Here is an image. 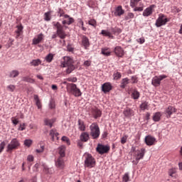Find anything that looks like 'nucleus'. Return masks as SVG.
<instances>
[{"label": "nucleus", "instance_id": "obj_26", "mask_svg": "<svg viewBox=\"0 0 182 182\" xmlns=\"http://www.w3.org/2000/svg\"><path fill=\"white\" fill-rule=\"evenodd\" d=\"M78 130L80 132H85L86 130V125L85 124V122L82 121V119H78Z\"/></svg>", "mask_w": 182, "mask_h": 182}, {"label": "nucleus", "instance_id": "obj_39", "mask_svg": "<svg viewBox=\"0 0 182 182\" xmlns=\"http://www.w3.org/2000/svg\"><path fill=\"white\" fill-rule=\"evenodd\" d=\"M130 181V175L129 173H125L122 176V182Z\"/></svg>", "mask_w": 182, "mask_h": 182}, {"label": "nucleus", "instance_id": "obj_20", "mask_svg": "<svg viewBox=\"0 0 182 182\" xmlns=\"http://www.w3.org/2000/svg\"><path fill=\"white\" fill-rule=\"evenodd\" d=\"M145 143L146 146H153L156 143V138L151 135H148L145 137Z\"/></svg>", "mask_w": 182, "mask_h": 182}, {"label": "nucleus", "instance_id": "obj_63", "mask_svg": "<svg viewBox=\"0 0 182 182\" xmlns=\"http://www.w3.org/2000/svg\"><path fill=\"white\" fill-rule=\"evenodd\" d=\"M51 88L53 90H56L58 89V86L56 85H53Z\"/></svg>", "mask_w": 182, "mask_h": 182}, {"label": "nucleus", "instance_id": "obj_57", "mask_svg": "<svg viewBox=\"0 0 182 182\" xmlns=\"http://www.w3.org/2000/svg\"><path fill=\"white\" fill-rule=\"evenodd\" d=\"M27 160L28 161H33V156L32 155H28V157H27Z\"/></svg>", "mask_w": 182, "mask_h": 182}, {"label": "nucleus", "instance_id": "obj_9", "mask_svg": "<svg viewBox=\"0 0 182 182\" xmlns=\"http://www.w3.org/2000/svg\"><path fill=\"white\" fill-rule=\"evenodd\" d=\"M96 166V159L91 154H85V167L93 168Z\"/></svg>", "mask_w": 182, "mask_h": 182}, {"label": "nucleus", "instance_id": "obj_3", "mask_svg": "<svg viewBox=\"0 0 182 182\" xmlns=\"http://www.w3.org/2000/svg\"><path fill=\"white\" fill-rule=\"evenodd\" d=\"M68 93L70 95H73L75 97H79L82 96V92H80V89L77 88L76 84L74 83H68L66 86Z\"/></svg>", "mask_w": 182, "mask_h": 182}, {"label": "nucleus", "instance_id": "obj_41", "mask_svg": "<svg viewBox=\"0 0 182 182\" xmlns=\"http://www.w3.org/2000/svg\"><path fill=\"white\" fill-rule=\"evenodd\" d=\"M34 99L36 102V106H37L38 109H42V104L41 103L39 98H38V96L35 95Z\"/></svg>", "mask_w": 182, "mask_h": 182}, {"label": "nucleus", "instance_id": "obj_59", "mask_svg": "<svg viewBox=\"0 0 182 182\" xmlns=\"http://www.w3.org/2000/svg\"><path fill=\"white\" fill-rule=\"evenodd\" d=\"M18 130H21V132H23V130H25V124H21Z\"/></svg>", "mask_w": 182, "mask_h": 182}, {"label": "nucleus", "instance_id": "obj_18", "mask_svg": "<svg viewBox=\"0 0 182 182\" xmlns=\"http://www.w3.org/2000/svg\"><path fill=\"white\" fill-rule=\"evenodd\" d=\"M154 8H156V5L152 4L149 7L146 8L143 12V16H150L154 11Z\"/></svg>", "mask_w": 182, "mask_h": 182}, {"label": "nucleus", "instance_id": "obj_19", "mask_svg": "<svg viewBox=\"0 0 182 182\" xmlns=\"http://www.w3.org/2000/svg\"><path fill=\"white\" fill-rule=\"evenodd\" d=\"M177 109L174 108V107L168 106L167 109L165 110V114H166L167 119H170L171 117V114L173 113H176Z\"/></svg>", "mask_w": 182, "mask_h": 182}, {"label": "nucleus", "instance_id": "obj_28", "mask_svg": "<svg viewBox=\"0 0 182 182\" xmlns=\"http://www.w3.org/2000/svg\"><path fill=\"white\" fill-rule=\"evenodd\" d=\"M81 141L86 142L89 140V134L87 132H82L80 136Z\"/></svg>", "mask_w": 182, "mask_h": 182}, {"label": "nucleus", "instance_id": "obj_44", "mask_svg": "<svg viewBox=\"0 0 182 182\" xmlns=\"http://www.w3.org/2000/svg\"><path fill=\"white\" fill-rule=\"evenodd\" d=\"M23 80L24 82H28V83H35V80L29 77H23Z\"/></svg>", "mask_w": 182, "mask_h": 182}, {"label": "nucleus", "instance_id": "obj_16", "mask_svg": "<svg viewBox=\"0 0 182 182\" xmlns=\"http://www.w3.org/2000/svg\"><path fill=\"white\" fill-rule=\"evenodd\" d=\"M75 22V18L70 17L69 15L65 16L63 18L62 23L63 25H72Z\"/></svg>", "mask_w": 182, "mask_h": 182}, {"label": "nucleus", "instance_id": "obj_33", "mask_svg": "<svg viewBox=\"0 0 182 182\" xmlns=\"http://www.w3.org/2000/svg\"><path fill=\"white\" fill-rule=\"evenodd\" d=\"M108 50H109V48H102L101 53L104 55V56H110V55H112V52Z\"/></svg>", "mask_w": 182, "mask_h": 182}, {"label": "nucleus", "instance_id": "obj_38", "mask_svg": "<svg viewBox=\"0 0 182 182\" xmlns=\"http://www.w3.org/2000/svg\"><path fill=\"white\" fill-rule=\"evenodd\" d=\"M19 76V71L16 70H12L9 74V77H18Z\"/></svg>", "mask_w": 182, "mask_h": 182}, {"label": "nucleus", "instance_id": "obj_32", "mask_svg": "<svg viewBox=\"0 0 182 182\" xmlns=\"http://www.w3.org/2000/svg\"><path fill=\"white\" fill-rule=\"evenodd\" d=\"M149 107H150V105L147 102H144L140 105L141 110H149Z\"/></svg>", "mask_w": 182, "mask_h": 182}, {"label": "nucleus", "instance_id": "obj_21", "mask_svg": "<svg viewBox=\"0 0 182 182\" xmlns=\"http://www.w3.org/2000/svg\"><path fill=\"white\" fill-rule=\"evenodd\" d=\"M112 89H113V86L110 82H105L102 85V90L105 93H109Z\"/></svg>", "mask_w": 182, "mask_h": 182}, {"label": "nucleus", "instance_id": "obj_55", "mask_svg": "<svg viewBox=\"0 0 182 182\" xmlns=\"http://www.w3.org/2000/svg\"><path fill=\"white\" fill-rule=\"evenodd\" d=\"M4 149H5V141H2L0 144V153H2V151H4Z\"/></svg>", "mask_w": 182, "mask_h": 182}, {"label": "nucleus", "instance_id": "obj_58", "mask_svg": "<svg viewBox=\"0 0 182 182\" xmlns=\"http://www.w3.org/2000/svg\"><path fill=\"white\" fill-rule=\"evenodd\" d=\"M11 120H12L13 124H15V126H16V124L19 123V122L16 119H14V117L11 119Z\"/></svg>", "mask_w": 182, "mask_h": 182}, {"label": "nucleus", "instance_id": "obj_11", "mask_svg": "<svg viewBox=\"0 0 182 182\" xmlns=\"http://www.w3.org/2000/svg\"><path fill=\"white\" fill-rule=\"evenodd\" d=\"M167 78V75H161L159 76H155L152 78L151 85L154 86V87H159L161 83V80Z\"/></svg>", "mask_w": 182, "mask_h": 182}, {"label": "nucleus", "instance_id": "obj_45", "mask_svg": "<svg viewBox=\"0 0 182 182\" xmlns=\"http://www.w3.org/2000/svg\"><path fill=\"white\" fill-rule=\"evenodd\" d=\"M24 145L26 147H31V146H32V140H31V139H26L24 141Z\"/></svg>", "mask_w": 182, "mask_h": 182}, {"label": "nucleus", "instance_id": "obj_53", "mask_svg": "<svg viewBox=\"0 0 182 182\" xmlns=\"http://www.w3.org/2000/svg\"><path fill=\"white\" fill-rule=\"evenodd\" d=\"M127 135H125V136H122V139H121V143H122V144H125V143H127Z\"/></svg>", "mask_w": 182, "mask_h": 182}, {"label": "nucleus", "instance_id": "obj_8", "mask_svg": "<svg viewBox=\"0 0 182 182\" xmlns=\"http://www.w3.org/2000/svg\"><path fill=\"white\" fill-rule=\"evenodd\" d=\"M21 146V143L17 139H13L11 142L7 145V153H12L14 150H17Z\"/></svg>", "mask_w": 182, "mask_h": 182}, {"label": "nucleus", "instance_id": "obj_22", "mask_svg": "<svg viewBox=\"0 0 182 182\" xmlns=\"http://www.w3.org/2000/svg\"><path fill=\"white\" fill-rule=\"evenodd\" d=\"M16 28V30L15 31L16 39H18L19 36H21L23 33V26H22V24H19V25H17Z\"/></svg>", "mask_w": 182, "mask_h": 182}, {"label": "nucleus", "instance_id": "obj_49", "mask_svg": "<svg viewBox=\"0 0 182 182\" xmlns=\"http://www.w3.org/2000/svg\"><path fill=\"white\" fill-rule=\"evenodd\" d=\"M43 171L47 174H52V168H49L48 166H44Z\"/></svg>", "mask_w": 182, "mask_h": 182}, {"label": "nucleus", "instance_id": "obj_50", "mask_svg": "<svg viewBox=\"0 0 182 182\" xmlns=\"http://www.w3.org/2000/svg\"><path fill=\"white\" fill-rule=\"evenodd\" d=\"M45 16V21H50V12H46L44 14Z\"/></svg>", "mask_w": 182, "mask_h": 182}, {"label": "nucleus", "instance_id": "obj_36", "mask_svg": "<svg viewBox=\"0 0 182 182\" xmlns=\"http://www.w3.org/2000/svg\"><path fill=\"white\" fill-rule=\"evenodd\" d=\"M50 136H51V139L55 140V137H58V136H59V133L56 132V130L55 129H51L50 131Z\"/></svg>", "mask_w": 182, "mask_h": 182}, {"label": "nucleus", "instance_id": "obj_43", "mask_svg": "<svg viewBox=\"0 0 182 182\" xmlns=\"http://www.w3.org/2000/svg\"><path fill=\"white\" fill-rule=\"evenodd\" d=\"M68 14H65V11L62 9H58V16H60V18H65V16H67Z\"/></svg>", "mask_w": 182, "mask_h": 182}, {"label": "nucleus", "instance_id": "obj_37", "mask_svg": "<svg viewBox=\"0 0 182 182\" xmlns=\"http://www.w3.org/2000/svg\"><path fill=\"white\" fill-rule=\"evenodd\" d=\"M42 63V60L41 59H36V60H33L30 64L31 66H39Z\"/></svg>", "mask_w": 182, "mask_h": 182}, {"label": "nucleus", "instance_id": "obj_29", "mask_svg": "<svg viewBox=\"0 0 182 182\" xmlns=\"http://www.w3.org/2000/svg\"><path fill=\"white\" fill-rule=\"evenodd\" d=\"M53 123H55V119H48L46 118L44 119V124H46V126H48V127H52V126H53Z\"/></svg>", "mask_w": 182, "mask_h": 182}, {"label": "nucleus", "instance_id": "obj_25", "mask_svg": "<svg viewBox=\"0 0 182 182\" xmlns=\"http://www.w3.org/2000/svg\"><path fill=\"white\" fill-rule=\"evenodd\" d=\"M123 114L125 117H132V116H134V111L130 108H127L124 110Z\"/></svg>", "mask_w": 182, "mask_h": 182}, {"label": "nucleus", "instance_id": "obj_2", "mask_svg": "<svg viewBox=\"0 0 182 182\" xmlns=\"http://www.w3.org/2000/svg\"><path fill=\"white\" fill-rule=\"evenodd\" d=\"M53 26L57 29L56 33L53 34L52 36V39H56L58 36L60 38V39H65L66 36H68V34H66V32L63 31V26L60 24L59 22L53 21Z\"/></svg>", "mask_w": 182, "mask_h": 182}, {"label": "nucleus", "instance_id": "obj_62", "mask_svg": "<svg viewBox=\"0 0 182 182\" xmlns=\"http://www.w3.org/2000/svg\"><path fill=\"white\" fill-rule=\"evenodd\" d=\"M138 42H139V43H141V44L144 43V42H145L144 38H139V39L138 40Z\"/></svg>", "mask_w": 182, "mask_h": 182}, {"label": "nucleus", "instance_id": "obj_34", "mask_svg": "<svg viewBox=\"0 0 182 182\" xmlns=\"http://www.w3.org/2000/svg\"><path fill=\"white\" fill-rule=\"evenodd\" d=\"M131 97H132V99H134V100H137V99L140 97V92H139V91L137 90H134L131 95Z\"/></svg>", "mask_w": 182, "mask_h": 182}, {"label": "nucleus", "instance_id": "obj_17", "mask_svg": "<svg viewBox=\"0 0 182 182\" xmlns=\"http://www.w3.org/2000/svg\"><path fill=\"white\" fill-rule=\"evenodd\" d=\"M55 166L59 170H63L65 168V161L63 160V158L59 157L56 161H55Z\"/></svg>", "mask_w": 182, "mask_h": 182}, {"label": "nucleus", "instance_id": "obj_46", "mask_svg": "<svg viewBox=\"0 0 182 182\" xmlns=\"http://www.w3.org/2000/svg\"><path fill=\"white\" fill-rule=\"evenodd\" d=\"M176 173H177V170L174 168H172L168 170V175L171 177H173V174H176Z\"/></svg>", "mask_w": 182, "mask_h": 182}, {"label": "nucleus", "instance_id": "obj_35", "mask_svg": "<svg viewBox=\"0 0 182 182\" xmlns=\"http://www.w3.org/2000/svg\"><path fill=\"white\" fill-rule=\"evenodd\" d=\"M134 18V14L132 12H128L127 15L124 16V21H132Z\"/></svg>", "mask_w": 182, "mask_h": 182}, {"label": "nucleus", "instance_id": "obj_31", "mask_svg": "<svg viewBox=\"0 0 182 182\" xmlns=\"http://www.w3.org/2000/svg\"><path fill=\"white\" fill-rule=\"evenodd\" d=\"M66 151V147H65V146H61L58 148V151H59V154H60V157H65V151Z\"/></svg>", "mask_w": 182, "mask_h": 182}, {"label": "nucleus", "instance_id": "obj_24", "mask_svg": "<svg viewBox=\"0 0 182 182\" xmlns=\"http://www.w3.org/2000/svg\"><path fill=\"white\" fill-rule=\"evenodd\" d=\"M92 114L95 119H97V117L102 116V111L99 108L95 107L92 109Z\"/></svg>", "mask_w": 182, "mask_h": 182}, {"label": "nucleus", "instance_id": "obj_48", "mask_svg": "<svg viewBox=\"0 0 182 182\" xmlns=\"http://www.w3.org/2000/svg\"><path fill=\"white\" fill-rule=\"evenodd\" d=\"M15 89H16V87L14 85H10L7 86V90L9 92H15Z\"/></svg>", "mask_w": 182, "mask_h": 182}, {"label": "nucleus", "instance_id": "obj_42", "mask_svg": "<svg viewBox=\"0 0 182 182\" xmlns=\"http://www.w3.org/2000/svg\"><path fill=\"white\" fill-rule=\"evenodd\" d=\"M114 79L115 80H119L122 77V74L119 72L115 71L113 74Z\"/></svg>", "mask_w": 182, "mask_h": 182}, {"label": "nucleus", "instance_id": "obj_14", "mask_svg": "<svg viewBox=\"0 0 182 182\" xmlns=\"http://www.w3.org/2000/svg\"><path fill=\"white\" fill-rule=\"evenodd\" d=\"M81 38V46L85 49H87L89 46H90V41H89V38L85 35H80Z\"/></svg>", "mask_w": 182, "mask_h": 182}, {"label": "nucleus", "instance_id": "obj_61", "mask_svg": "<svg viewBox=\"0 0 182 182\" xmlns=\"http://www.w3.org/2000/svg\"><path fill=\"white\" fill-rule=\"evenodd\" d=\"M85 66H90V61L86 60L84 62Z\"/></svg>", "mask_w": 182, "mask_h": 182}, {"label": "nucleus", "instance_id": "obj_10", "mask_svg": "<svg viewBox=\"0 0 182 182\" xmlns=\"http://www.w3.org/2000/svg\"><path fill=\"white\" fill-rule=\"evenodd\" d=\"M167 22H168L167 17H166L164 14H161L156 19L155 25L157 28H160V26L166 25Z\"/></svg>", "mask_w": 182, "mask_h": 182}, {"label": "nucleus", "instance_id": "obj_5", "mask_svg": "<svg viewBox=\"0 0 182 182\" xmlns=\"http://www.w3.org/2000/svg\"><path fill=\"white\" fill-rule=\"evenodd\" d=\"M130 6L134 8V12H142L144 9L141 0H130Z\"/></svg>", "mask_w": 182, "mask_h": 182}, {"label": "nucleus", "instance_id": "obj_40", "mask_svg": "<svg viewBox=\"0 0 182 182\" xmlns=\"http://www.w3.org/2000/svg\"><path fill=\"white\" fill-rule=\"evenodd\" d=\"M46 62L48 63H50L52 60H53V54L49 53L46 58H45Z\"/></svg>", "mask_w": 182, "mask_h": 182}, {"label": "nucleus", "instance_id": "obj_30", "mask_svg": "<svg viewBox=\"0 0 182 182\" xmlns=\"http://www.w3.org/2000/svg\"><path fill=\"white\" fill-rule=\"evenodd\" d=\"M129 83H130V80H129L127 77L124 78L122 80L120 87H122V89H124V87H126Z\"/></svg>", "mask_w": 182, "mask_h": 182}, {"label": "nucleus", "instance_id": "obj_51", "mask_svg": "<svg viewBox=\"0 0 182 182\" xmlns=\"http://www.w3.org/2000/svg\"><path fill=\"white\" fill-rule=\"evenodd\" d=\"M88 24L91 26H94V28H96V20L91 19L88 21Z\"/></svg>", "mask_w": 182, "mask_h": 182}, {"label": "nucleus", "instance_id": "obj_13", "mask_svg": "<svg viewBox=\"0 0 182 182\" xmlns=\"http://www.w3.org/2000/svg\"><path fill=\"white\" fill-rule=\"evenodd\" d=\"M113 53L117 55V58H123V56H124V49L119 46H117L114 48Z\"/></svg>", "mask_w": 182, "mask_h": 182}, {"label": "nucleus", "instance_id": "obj_12", "mask_svg": "<svg viewBox=\"0 0 182 182\" xmlns=\"http://www.w3.org/2000/svg\"><path fill=\"white\" fill-rule=\"evenodd\" d=\"M96 150L99 154H106V153H109L110 146L99 144Z\"/></svg>", "mask_w": 182, "mask_h": 182}, {"label": "nucleus", "instance_id": "obj_7", "mask_svg": "<svg viewBox=\"0 0 182 182\" xmlns=\"http://www.w3.org/2000/svg\"><path fill=\"white\" fill-rule=\"evenodd\" d=\"M90 136H92V139H99L100 136V129L99 125L96 123H93L90 126Z\"/></svg>", "mask_w": 182, "mask_h": 182}, {"label": "nucleus", "instance_id": "obj_4", "mask_svg": "<svg viewBox=\"0 0 182 182\" xmlns=\"http://www.w3.org/2000/svg\"><path fill=\"white\" fill-rule=\"evenodd\" d=\"M132 151L134 153V157H135L136 164H139V161L143 159L144 154H146V149L142 148L141 149H136V147L132 146Z\"/></svg>", "mask_w": 182, "mask_h": 182}, {"label": "nucleus", "instance_id": "obj_23", "mask_svg": "<svg viewBox=\"0 0 182 182\" xmlns=\"http://www.w3.org/2000/svg\"><path fill=\"white\" fill-rule=\"evenodd\" d=\"M114 15V16H122V15H124V10L123 9V7H122V6L116 7Z\"/></svg>", "mask_w": 182, "mask_h": 182}, {"label": "nucleus", "instance_id": "obj_54", "mask_svg": "<svg viewBox=\"0 0 182 182\" xmlns=\"http://www.w3.org/2000/svg\"><path fill=\"white\" fill-rule=\"evenodd\" d=\"M44 150H45V146L41 145V148L39 149H36V151L37 153H43Z\"/></svg>", "mask_w": 182, "mask_h": 182}, {"label": "nucleus", "instance_id": "obj_56", "mask_svg": "<svg viewBox=\"0 0 182 182\" xmlns=\"http://www.w3.org/2000/svg\"><path fill=\"white\" fill-rule=\"evenodd\" d=\"M77 146L78 147H80V149H82L83 147V141L80 140L77 142Z\"/></svg>", "mask_w": 182, "mask_h": 182}, {"label": "nucleus", "instance_id": "obj_60", "mask_svg": "<svg viewBox=\"0 0 182 182\" xmlns=\"http://www.w3.org/2000/svg\"><path fill=\"white\" fill-rule=\"evenodd\" d=\"M67 49L68 50V52H73V48L72 47V46H67Z\"/></svg>", "mask_w": 182, "mask_h": 182}, {"label": "nucleus", "instance_id": "obj_27", "mask_svg": "<svg viewBox=\"0 0 182 182\" xmlns=\"http://www.w3.org/2000/svg\"><path fill=\"white\" fill-rule=\"evenodd\" d=\"M161 116H163V114H161V112H155L153 115L152 119L154 122H160V120H161Z\"/></svg>", "mask_w": 182, "mask_h": 182}, {"label": "nucleus", "instance_id": "obj_47", "mask_svg": "<svg viewBox=\"0 0 182 182\" xmlns=\"http://www.w3.org/2000/svg\"><path fill=\"white\" fill-rule=\"evenodd\" d=\"M61 140L63 141H65V143L69 146L70 145V140H69V138L66 136H63L62 138H61Z\"/></svg>", "mask_w": 182, "mask_h": 182}, {"label": "nucleus", "instance_id": "obj_64", "mask_svg": "<svg viewBox=\"0 0 182 182\" xmlns=\"http://www.w3.org/2000/svg\"><path fill=\"white\" fill-rule=\"evenodd\" d=\"M178 168H179V170L182 171V162L178 163Z\"/></svg>", "mask_w": 182, "mask_h": 182}, {"label": "nucleus", "instance_id": "obj_1", "mask_svg": "<svg viewBox=\"0 0 182 182\" xmlns=\"http://www.w3.org/2000/svg\"><path fill=\"white\" fill-rule=\"evenodd\" d=\"M73 63H75V62L72 58L68 56L63 58L61 68H67L65 70L67 75H70V73H72V72L75 70V65H73Z\"/></svg>", "mask_w": 182, "mask_h": 182}, {"label": "nucleus", "instance_id": "obj_6", "mask_svg": "<svg viewBox=\"0 0 182 182\" xmlns=\"http://www.w3.org/2000/svg\"><path fill=\"white\" fill-rule=\"evenodd\" d=\"M119 35V33H122V30L119 27L111 28V32L107 30H102L101 35L103 36H107L108 38H113L112 35Z\"/></svg>", "mask_w": 182, "mask_h": 182}, {"label": "nucleus", "instance_id": "obj_15", "mask_svg": "<svg viewBox=\"0 0 182 182\" xmlns=\"http://www.w3.org/2000/svg\"><path fill=\"white\" fill-rule=\"evenodd\" d=\"M44 39H45V35H43V33H41L33 39L32 44L33 45H39V43L43 42Z\"/></svg>", "mask_w": 182, "mask_h": 182}, {"label": "nucleus", "instance_id": "obj_52", "mask_svg": "<svg viewBox=\"0 0 182 182\" xmlns=\"http://www.w3.org/2000/svg\"><path fill=\"white\" fill-rule=\"evenodd\" d=\"M68 82H73V83H76L77 82V78L76 77H68L67 78Z\"/></svg>", "mask_w": 182, "mask_h": 182}]
</instances>
